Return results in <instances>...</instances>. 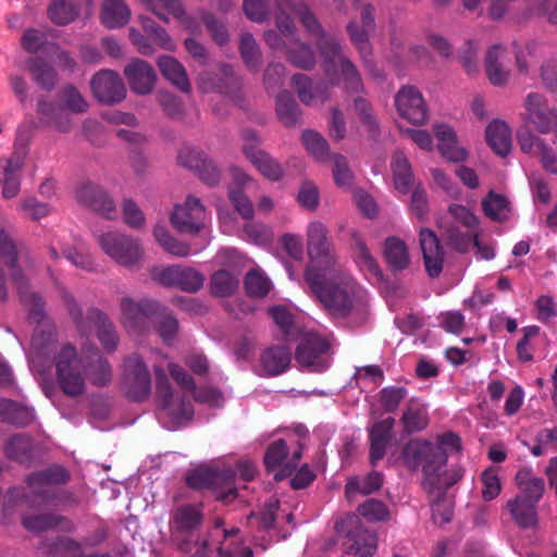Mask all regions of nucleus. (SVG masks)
Listing matches in <instances>:
<instances>
[{
	"label": "nucleus",
	"instance_id": "0eeeda50",
	"mask_svg": "<svg viewBox=\"0 0 557 557\" xmlns=\"http://www.w3.org/2000/svg\"><path fill=\"white\" fill-rule=\"evenodd\" d=\"M307 250L309 262L305 270V277L342 267L329 231L320 221H313L308 225Z\"/></svg>",
	"mask_w": 557,
	"mask_h": 557
},
{
	"label": "nucleus",
	"instance_id": "052dcab7",
	"mask_svg": "<svg viewBox=\"0 0 557 557\" xmlns=\"http://www.w3.org/2000/svg\"><path fill=\"white\" fill-rule=\"evenodd\" d=\"M503 52V48L498 45L492 46L486 53L485 57V69L486 74L490 82L493 85H503L506 83L508 73L505 72L500 64L498 63V59Z\"/></svg>",
	"mask_w": 557,
	"mask_h": 557
},
{
	"label": "nucleus",
	"instance_id": "bb28decb",
	"mask_svg": "<svg viewBox=\"0 0 557 557\" xmlns=\"http://www.w3.org/2000/svg\"><path fill=\"white\" fill-rule=\"evenodd\" d=\"M23 527L30 532L40 533L55 528L63 532H74L75 525L67 518L55 513L23 515Z\"/></svg>",
	"mask_w": 557,
	"mask_h": 557
},
{
	"label": "nucleus",
	"instance_id": "ea45409f",
	"mask_svg": "<svg viewBox=\"0 0 557 557\" xmlns=\"http://www.w3.org/2000/svg\"><path fill=\"white\" fill-rule=\"evenodd\" d=\"M213 88L238 103L242 100L240 79L234 74L233 67L228 64L220 66L219 74L213 81Z\"/></svg>",
	"mask_w": 557,
	"mask_h": 557
},
{
	"label": "nucleus",
	"instance_id": "423d86ee",
	"mask_svg": "<svg viewBox=\"0 0 557 557\" xmlns=\"http://www.w3.org/2000/svg\"><path fill=\"white\" fill-rule=\"evenodd\" d=\"M401 457L410 469L421 468L423 488H431L438 482V471L447 462V454L441 446L420 438L410 440L404 446Z\"/></svg>",
	"mask_w": 557,
	"mask_h": 557
},
{
	"label": "nucleus",
	"instance_id": "13d9d810",
	"mask_svg": "<svg viewBox=\"0 0 557 557\" xmlns=\"http://www.w3.org/2000/svg\"><path fill=\"white\" fill-rule=\"evenodd\" d=\"M275 1V24L280 33L286 37L293 36L296 32V25L290 17L294 13L295 3L290 0H274Z\"/></svg>",
	"mask_w": 557,
	"mask_h": 557
},
{
	"label": "nucleus",
	"instance_id": "f3484780",
	"mask_svg": "<svg viewBox=\"0 0 557 557\" xmlns=\"http://www.w3.org/2000/svg\"><path fill=\"white\" fill-rule=\"evenodd\" d=\"M95 98L104 104H115L126 97L125 85L120 75L112 70H101L90 81Z\"/></svg>",
	"mask_w": 557,
	"mask_h": 557
},
{
	"label": "nucleus",
	"instance_id": "338daca9",
	"mask_svg": "<svg viewBox=\"0 0 557 557\" xmlns=\"http://www.w3.org/2000/svg\"><path fill=\"white\" fill-rule=\"evenodd\" d=\"M302 144L307 151L318 161H325L329 158L327 141L314 131H306L302 136Z\"/></svg>",
	"mask_w": 557,
	"mask_h": 557
},
{
	"label": "nucleus",
	"instance_id": "0e129e2a",
	"mask_svg": "<svg viewBox=\"0 0 557 557\" xmlns=\"http://www.w3.org/2000/svg\"><path fill=\"white\" fill-rule=\"evenodd\" d=\"M143 2L149 11H151L159 20L168 23L169 17L163 13L160 8L166 10L170 14L176 18H181L184 14V8L180 0H139Z\"/></svg>",
	"mask_w": 557,
	"mask_h": 557
},
{
	"label": "nucleus",
	"instance_id": "2eb2a0df",
	"mask_svg": "<svg viewBox=\"0 0 557 557\" xmlns=\"http://www.w3.org/2000/svg\"><path fill=\"white\" fill-rule=\"evenodd\" d=\"M206 209L201 200L188 196L183 205H176L171 214L172 225L182 234H198L205 226Z\"/></svg>",
	"mask_w": 557,
	"mask_h": 557
},
{
	"label": "nucleus",
	"instance_id": "f257e3e1",
	"mask_svg": "<svg viewBox=\"0 0 557 557\" xmlns=\"http://www.w3.org/2000/svg\"><path fill=\"white\" fill-rule=\"evenodd\" d=\"M54 363L59 386L67 396L77 397L85 392V372L95 386H106L112 380L111 366L98 349L88 357L86 366L75 346L67 343L54 356Z\"/></svg>",
	"mask_w": 557,
	"mask_h": 557
},
{
	"label": "nucleus",
	"instance_id": "b1692460",
	"mask_svg": "<svg viewBox=\"0 0 557 557\" xmlns=\"http://www.w3.org/2000/svg\"><path fill=\"white\" fill-rule=\"evenodd\" d=\"M292 84L299 100L306 106H311L317 101L324 102L330 97V82L326 83L323 79L313 82L310 76L297 73L292 76Z\"/></svg>",
	"mask_w": 557,
	"mask_h": 557
},
{
	"label": "nucleus",
	"instance_id": "c9c22d12",
	"mask_svg": "<svg viewBox=\"0 0 557 557\" xmlns=\"http://www.w3.org/2000/svg\"><path fill=\"white\" fill-rule=\"evenodd\" d=\"M485 138L491 149L505 157L511 149V133L508 125L499 120L492 121L485 129Z\"/></svg>",
	"mask_w": 557,
	"mask_h": 557
},
{
	"label": "nucleus",
	"instance_id": "c85d7f7f",
	"mask_svg": "<svg viewBox=\"0 0 557 557\" xmlns=\"http://www.w3.org/2000/svg\"><path fill=\"white\" fill-rule=\"evenodd\" d=\"M290 360L292 357L288 347L274 345L262 352L260 364L267 376H276L288 369Z\"/></svg>",
	"mask_w": 557,
	"mask_h": 557
},
{
	"label": "nucleus",
	"instance_id": "cd10ccee",
	"mask_svg": "<svg viewBox=\"0 0 557 557\" xmlns=\"http://www.w3.org/2000/svg\"><path fill=\"white\" fill-rule=\"evenodd\" d=\"M35 420L34 409L18 401L0 398V422L26 428Z\"/></svg>",
	"mask_w": 557,
	"mask_h": 557
},
{
	"label": "nucleus",
	"instance_id": "f03ea898",
	"mask_svg": "<svg viewBox=\"0 0 557 557\" xmlns=\"http://www.w3.org/2000/svg\"><path fill=\"white\" fill-rule=\"evenodd\" d=\"M305 281L330 315L344 319L351 313L357 283L343 265L335 268L334 271L329 270L306 276Z\"/></svg>",
	"mask_w": 557,
	"mask_h": 557
},
{
	"label": "nucleus",
	"instance_id": "393cba45",
	"mask_svg": "<svg viewBox=\"0 0 557 557\" xmlns=\"http://www.w3.org/2000/svg\"><path fill=\"white\" fill-rule=\"evenodd\" d=\"M329 349L330 344L324 337L317 333H307L296 348L295 358L301 367L315 368L320 357Z\"/></svg>",
	"mask_w": 557,
	"mask_h": 557
},
{
	"label": "nucleus",
	"instance_id": "c756f323",
	"mask_svg": "<svg viewBox=\"0 0 557 557\" xmlns=\"http://www.w3.org/2000/svg\"><path fill=\"white\" fill-rule=\"evenodd\" d=\"M243 152L258 171L271 181H278L283 176L282 166L267 152L256 145H244Z\"/></svg>",
	"mask_w": 557,
	"mask_h": 557
},
{
	"label": "nucleus",
	"instance_id": "de8ad7c7",
	"mask_svg": "<svg viewBox=\"0 0 557 557\" xmlns=\"http://www.w3.org/2000/svg\"><path fill=\"white\" fill-rule=\"evenodd\" d=\"M81 7L73 0H54L48 7V16L57 25H67L79 15Z\"/></svg>",
	"mask_w": 557,
	"mask_h": 557
},
{
	"label": "nucleus",
	"instance_id": "39448f33",
	"mask_svg": "<svg viewBox=\"0 0 557 557\" xmlns=\"http://www.w3.org/2000/svg\"><path fill=\"white\" fill-rule=\"evenodd\" d=\"M23 284L12 281L17 289L21 301L28 307V318L32 322L37 323L32 337V347L37 356H49L57 342L54 326L46 322L45 302L42 298L29 290L28 280L23 273Z\"/></svg>",
	"mask_w": 557,
	"mask_h": 557
},
{
	"label": "nucleus",
	"instance_id": "2f4dec72",
	"mask_svg": "<svg viewBox=\"0 0 557 557\" xmlns=\"http://www.w3.org/2000/svg\"><path fill=\"white\" fill-rule=\"evenodd\" d=\"M26 69L41 89L51 91L55 88L58 73L47 60L41 57H32L26 61Z\"/></svg>",
	"mask_w": 557,
	"mask_h": 557
},
{
	"label": "nucleus",
	"instance_id": "e2e57ef3",
	"mask_svg": "<svg viewBox=\"0 0 557 557\" xmlns=\"http://www.w3.org/2000/svg\"><path fill=\"white\" fill-rule=\"evenodd\" d=\"M530 194L535 206H547L552 200L549 182L540 173L529 175Z\"/></svg>",
	"mask_w": 557,
	"mask_h": 557
},
{
	"label": "nucleus",
	"instance_id": "864d4df0",
	"mask_svg": "<svg viewBox=\"0 0 557 557\" xmlns=\"http://www.w3.org/2000/svg\"><path fill=\"white\" fill-rule=\"evenodd\" d=\"M153 236L158 244L172 256L187 257L190 253V246L171 236L163 225L157 224L153 227Z\"/></svg>",
	"mask_w": 557,
	"mask_h": 557
},
{
	"label": "nucleus",
	"instance_id": "4d7b16f0",
	"mask_svg": "<svg viewBox=\"0 0 557 557\" xmlns=\"http://www.w3.org/2000/svg\"><path fill=\"white\" fill-rule=\"evenodd\" d=\"M341 71L344 88L348 92L358 94L363 91V82L357 66L348 58H341L337 71Z\"/></svg>",
	"mask_w": 557,
	"mask_h": 557
},
{
	"label": "nucleus",
	"instance_id": "e433bc0d",
	"mask_svg": "<svg viewBox=\"0 0 557 557\" xmlns=\"http://www.w3.org/2000/svg\"><path fill=\"white\" fill-rule=\"evenodd\" d=\"M83 544L72 537L58 536L44 541L41 549L48 557H84Z\"/></svg>",
	"mask_w": 557,
	"mask_h": 557
},
{
	"label": "nucleus",
	"instance_id": "7c9ffc66",
	"mask_svg": "<svg viewBox=\"0 0 557 557\" xmlns=\"http://www.w3.org/2000/svg\"><path fill=\"white\" fill-rule=\"evenodd\" d=\"M524 153L536 158L545 171L557 174V156L542 138L532 134L524 135Z\"/></svg>",
	"mask_w": 557,
	"mask_h": 557
},
{
	"label": "nucleus",
	"instance_id": "6e6552de",
	"mask_svg": "<svg viewBox=\"0 0 557 557\" xmlns=\"http://www.w3.org/2000/svg\"><path fill=\"white\" fill-rule=\"evenodd\" d=\"M234 469L226 468L218 471L200 466L190 470L186 475V484L193 490H208L215 493L218 500H233L237 496Z\"/></svg>",
	"mask_w": 557,
	"mask_h": 557
},
{
	"label": "nucleus",
	"instance_id": "79ce46f5",
	"mask_svg": "<svg viewBox=\"0 0 557 557\" xmlns=\"http://www.w3.org/2000/svg\"><path fill=\"white\" fill-rule=\"evenodd\" d=\"M348 537L351 541L349 549L355 555L371 557L376 552V535L363 529L360 524H358L355 530L348 532Z\"/></svg>",
	"mask_w": 557,
	"mask_h": 557
},
{
	"label": "nucleus",
	"instance_id": "20e7f679",
	"mask_svg": "<svg viewBox=\"0 0 557 557\" xmlns=\"http://www.w3.org/2000/svg\"><path fill=\"white\" fill-rule=\"evenodd\" d=\"M58 289L60 297L78 332L86 335L90 331L91 325H94L97 330V338L104 350L108 352L114 351L119 344V335L109 317L97 308H89L86 314H84L81 306L71 292L62 285H59Z\"/></svg>",
	"mask_w": 557,
	"mask_h": 557
},
{
	"label": "nucleus",
	"instance_id": "37998d69",
	"mask_svg": "<svg viewBox=\"0 0 557 557\" xmlns=\"http://www.w3.org/2000/svg\"><path fill=\"white\" fill-rule=\"evenodd\" d=\"M275 106L277 117L286 127H293L299 123L301 112L289 91H281L276 96Z\"/></svg>",
	"mask_w": 557,
	"mask_h": 557
},
{
	"label": "nucleus",
	"instance_id": "9d476101",
	"mask_svg": "<svg viewBox=\"0 0 557 557\" xmlns=\"http://www.w3.org/2000/svg\"><path fill=\"white\" fill-rule=\"evenodd\" d=\"M97 242L103 252L117 264L125 268L137 265L144 251L139 242L119 232H108L97 236Z\"/></svg>",
	"mask_w": 557,
	"mask_h": 557
},
{
	"label": "nucleus",
	"instance_id": "49530a36",
	"mask_svg": "<svg viewBox=\"0 0 557 557\" xmlns=\"http://www.w3.org/2000/svg\"><path fill=\"white\" fill-rule=\"evenodd\" d=\"M286 60L295 67L311 71L317 64L315 54L312 48L300 39L295 40V47L285 50Z\"/></svg>",
	"mask_w": 557,
	"mask_h": 557
},
{
	"label": "nucleus",
	"instance_id": "58836bf2",
	"mask_svg": "<svg viewBox=\"0 0 557 557\" xmlns=\"http://www.w3.org/2000/svg\"><path fill=\"white\" fill-rule=\"evenodd\" d=\"M546 512H548V506L524 505V540L529 544L536 545L542 542V521Z\"/></svg>",
	"mask_w": 557,
	"mask_h": 557
},
{
	"label": "nucleus",
	"instance_id": "7ed1b4c3",
	"mask_svg": "<svg viewBox=\"0 0 557 557\" xmlns=\"http://www.w3.org/2000/svg\"><path fill=\"white\" fill-rule=\"evenodd\" d=\"M203 521L201 504H185L175 508L171 525L182 553L190 557H206L209 554V535L201 532Z\"/></svg>",
	"mask_w": 557,
	"mask_h": 557
},
{
	"label": "nucleus",
	"instance_id": "dca6fc26",
	"mask_svg": "<svg viewBox=\"0 0 557 557\" xmlns=\"http://www.w3.org/2000/svg\"><path fill=\"white\" fill-rule=\"evenodd\" d=\"M557 124V110L548 106L547 99L540 94H530L525 101L524 125L547 134Z\"/></svg>",
	"mask_w": 557,
	"mask_h": 557
},
{
	"label": "nucleus",
	"instance_id": "f704fd0d",
	"mask_svg": "<svg viewBox=\"0 0 557 557\" xmlns=\"http://www.w3.org/2000/svg\"><path fill=\"white\" fill-rule=\"evenodd\" d=\"M392 171L395 188L401 194H408L414 188V175L408 158L401 151H396L392 159Z\"/></svg>",
	"mask_w": 557,
	"mask_h": 557
},
{
	"label": "nucleus",
	"instance_id": "72a5a7b5",
	"mask_svg": "<svg viewBox=\"0 0 557 557\" xmlns=\"http://www.w3.org/2000/svg\"><path fill=\"white\" fill-rule=\"evenodd\" d=\"M162 76L183 92L190 91V83L184 65L171 55H161L157 61Z\"/></svg>",
	"mask_w": 557,
	"mask_h": 557
},
{
	"label": "nucleus",
	"instance_id": "ddd939ff",
	"mask_svg": "<svg viewBox=\"0 0 557 557\" xmlns=\"http://www.w3.org/2000/svg\"><path fill=\"white\" fill-rule=\"evenodd\" d=\"M123 388L132 401H144L151 393V377L143 359L134 354L124 360Z\"/></svg>",
	"mask_w": 557,
	"mask_h": 557
},
{
	"label": "nucleus",
	"instance_id": "bf43d9fd",
	"mask_svg": "<svg viewBox=\"0 0 557 557\" xmlns=\"http://www.w3.org/2000/svg\"><path fill=\"white\" fill-rule=\"evenodd\" d=\"M354 107L369 136L376 140L380 135V127L370 102L362 97H357L354 100Z\"/></svg>",
	"mask_w": 557,
	"mask_h": 557
},
{
	"label": "nucleus",
	"instance_id": "6ab92c4d",
	"mask_svg": "<svg viewBox=\"0 0 557 557\" xmlns=\"http://www.w3.org/2000/svg\"><path fill=\"white\" fill-rule=\"evenodd\" d=\"M360 17V24L352 21L347 25V33L361 59L368 61V58L371 55L369 36L375 29V8L370 3L364 4L361 9Z\"/></svg>",
	"mask_w": 557,
	"mask_h": 557
},
{
	"label": "nucleus",
	"instance_id": "c03bdc74",
	"mask_svg": "<svg viewBox=\"0 0 557 557\" xmlns=\"http://www.w3.org/2000/svg\"><path fill=\"white\" fill-rule=\"evenodd\" d=\"M351 246L355 253V261L360 270L377 277L381 276L382 273L376 260L371 255L360 234L357 232L351 234Z\"/></svg>",
	"mask_w": 557,
	"mask_h": 557
},
{
	"label": "nucleus",
	"instance_id": "a878e982",
	"mask_svg": "<svg viewBox=\"0 0 557 557\" xmlns=\"http://www.w3.org/2000/svg\"><path fill=\"white\" fill-rule=\"evenodd\" d=\"M23 166L24 158L17 153L0 160V185L3 198L11 199L18 195Z\"/></svg>",
	"mask_w": 557,
	"mask_h": 557
},
{
	"label": "nucleus",
	"instance_id": "f8f14e48",
	"mask_svg": "<svg viewBox=\"0 0 557 557\" xmlns=\"http://www.w3.org/2000/svg\"><path fill=\"white\" fill-rule=\"evenodd\" d=\"M71 479L70 472L60 465H51L45 469L29 473L25 483L30 495L47 504L58 497L57 487L65 485Z\"/></svg>",
	"mask_w": 557,
	"mask_h": 557
},
{
	"label": "nucleus",
	"instance_id": "5701e85b",
	"mask_svg": "<svg viewBox=\"0 0 557 557\" xmlns=\"http://www.w3.org/2000/svg\"><path fill=\"white\" fill-rule=\"evenodd\" d=\"M315 47L323 59V71L325 76L330 79L332 86L339 84V76L337 75V64L341 58H346L342 53V46L337 38L322 32L321 35L315 36Z\"/></svg>",
	"mask_w": 557,
	"mask_h": 557
},
{
	"label": "nucleus",
	"instance_id": "09e8293b",
	"mask_svg": "<svg viewBox=\"0 0 557 557\" xmlns=\"http://www.w3.org/2000/svg\"><path fill=\"white\" fill-rule=\"evenodd\" d=\"M484 214L493 221H504L510 215V203L508 199L493 190L482 200Z\"/></svg>",
	"mask_w": 557,
	"mask_h": 557
},
{
	"label": "nucleus",
	"instance_id": "69168bd1",
	"mask_svg": "<svg viewBox=\"0 0 557 557\" xmlns=\"http://www.w3.org/2000/svg\"><path fill=\"white\" fill-rule=\"evenodd\" d=\"M152 327L165 343H169L178 331V322L169 308L162 305V313L153 320Z\"/></svg>",
	"mask_w": 557,
	"mask_h": 557
},
{
	"label": "nucleus",
	"instance_id": "4468645a",
	"mask_svg": "<svg viewBox=\"0 0 557 557\" xmlns=\"http://www.w3.org/2000/svg\"><path fill=\"white\" fill-rule=\"evenodd\" d=\"M160 285L176 287L186 293H197L205 283V276L198 270L184 265H169L152 273Z\"/></svg>",
	"mask_w": 557,
	"mask_h": 557
},
{
	"label": "nucleus",
	"instance_id": "8fccbe9b",
	"mask_svg": "<svg viewBox=\"0 0 557 557\" xmlns=\"http://www.w3.org/2000/svg\"><path fill=\"white\" fill-rule=\"evenodd\" d=\"M238 285V276L226 270H219L214 272L210 278L211 294L216 297H227L233 295Z\"/></svg>",
	"mask_w": 557,
	"mask_h": 557
},
{
	"label": "nucleus",
	"instance_id": "a211bd4d",
	"mask_svg": "<svg viewBox=\"0 0 557 557\" xmlns=\"http://www.w3.org/2000/svg\"><path fill=\"white\" fill-rule=\"evenodd\" d=\"M75 197L78 203L106 219L111 220L115 216L116 208L113 199L104 188L95 183L85 182L81 184L75 191Z\"/></svg>",
	"mask_w": 557,
	"mask_h": 557
},
{
	"label": "nucleus",
	"instance_id": "412c9836",
	"mask_svg": "<svg viewBox=\"0 0 557 557\" xmlns=\"http://www.w3.org/2000/svg\"><path fill=\"white\" fill-rule=\"evenodd\" d=\"M395 104L400 116L421 125L428 119V109L420 91L412 86L403 87L396 95Z\"/></svg>",
	"mask_w": 557,
	"mask_h": 557
},
{
	"label": "nucleus",
	"instance_id": "a19ab883",
	"mask_svg": "<svg viewBox=\"0 0 557 557\" xmlns=\"http://www.w3.org/2000/svg\"><path fill=\"white\" fill-rule=\"evenodd\" d=\"M131 17V10L123 0H106L101 9V21L108 28L124 26Z\"/></svg>",
	"mask_w": 557,
	"mask_h": 557
},
{
	"label": "nucleus",
	"instance_id": "603ef678",
	"mask_svg": "<svg viewBox=\"0 0 557 557\" xmlns=\"http://www.w3.org/2000/svg\"><path fill=\"white\" fill-rule=\"evenodd\" d=\"M400 420L405 432L408 434L420 432L429 424L426 409L423 406L413 403L409 404Z\"/></svg>",
	"mask_w": 557,
	"mask_h": 557
},
{
	"label": "nucleus",
	"instance_id": "774afa93",
	"mask_svg": "<svg viewBox=\"0 0 557 557\" xmlns=\"http://www.w3.org/2000/svg\"><path fill=\"white\" fill-rule=\"evenodd\" d=\"M294 14L311 36L321 35L324 30L318 17L306 2L295 3Z\"/></svg>",
	"mask_w": 557,
	"mask_h": 557
},
{
	"label": "nucleus",
	"instance_id": "4be33fe9",
	"mask_svg": "<svg viewBox=\"0 0 557 557\" xmlns=\"http://www.w3.org/2000/svg\"><path fill=\"white\" fill-rule=\"evenodd\" d=\"M124 76L131 90L139 96L149 95L156 85L157 73L145 60L135 58L124 67Z\"/></svg>",
	"mask_w": 557,
	"mask_h": 557
},
{
	"label": "nucleus",
	"instance_id": "aec40b11",
	"mask_svg": "<svg viewBox=\"0 0 557 557\" xmlns=\"http://www.w3.org/2000/svg\"><path fill=\"white\" fill-rule=\"evenodd\" d=\"M419 243L428 275L432 278L438 277L443 271L445 260V251L440 238L431 228L421 227Z\"/></svg>",
	"mask_w": 557,
	"mask_h": 557
},
{
	"label": "nucleus",
	"instance_id": "9b49d317",
	"mask_svg": "<svg viewBox=\"0 0 557 557\" xmlns=\"http://www.w3.org/2000/svg\"><path fill=\"white\" fill-rule=\"evenodd\" d=\"M122 323L135 333H146L152 327L153 320L162 313V305L152 299L135 301L129 297L121 299Z\"/></svg>",
	"mask_w": 557,
	"mask_h": 557
},
{
	"label": "nucleus",
	"instance_id": "a18cd8bd",
	"mask_svg": "<svg viewBox=\"0 0 557 557\" xmlns=\"http://www.w3.org/2000/svg\"><path fill=\"white\" fill-rule=\"evenodd\" d=\"M476 230L461 231L455 224H448L443 230V237L447 246L459 253H466L472 247Z\"/></svg>",
	"mask_w": 557,
	"mask_h": 557
},
{
	"label": "nucleus",
	"instance_id": "680f3d73",
	"mask_svg": "<svg viewBox=\"0 0 557 557\" xmlns=\"http://www.w3.org/2000/svg\"><path fill=\"white\" fill-rule=\"evenodd\" d=\"M289 454L286 442L282 438L272 442L264 454V466L268 471L282 470Z\"/></svg>",
	"mask_w": 557,
	"mask_h": 557
},
{
	"label": "nucleus",
	"instance_id": "4c0bfd02",
	"mask_svg": "<svg viewBox=\"0 0 557 557\" xmlns=\"http://www.w3.org/2000/svg\"><path fill=\"white\" fill-rule=\"evenodd\" d=\"M18 255L20 251L11 235L0 224V256L4 259L5 265L10 269L11 280L23 284V270L17 264Z\"/></svg>",
	"mask_w": 557,
	"mask_h": 557
},
{
	"label": "nucleus",
	"instance_id": "6e6d98bb",
	"mask_svg": "<svg viewBox=\"0 0 557 557\" xmlns=\"http://www.w3.org/2000/svg\"><path fill=\"white\" fill-rule=\"evenodd\" d=\"M239 52L248 70L251 72H258L261 65V51L251 34L245 33L242 35Z\"/></svg>",
	"mask_w": 557,
	"mask_h": 557
},
{
	"label": "nucleus",
	"instance_id": "1a4fd4ad",
	"mask_svg": "<svg viewBox=\"0 0 557 557\" xmlns=\"http://www.w3.org/2000/svg\"><path fill=\"white\" fill-rule=\"evenodd\" d=\"M156 385L160 411L169 418L172 426L189 422L194 417L190 400L173 395L170 382L161 368H156Z\"/></svg>",
	"mask_w": 557,
	"mask_h": 557
},
{
	"label": "nucleus",
	"instance_id": "473e14b6",
	"mask_svg": "<svg viewBox=\"0 0 557 557\" xmlns=\"http://www.w3.org/2000/svg\"><path fill=\"white\" fill-rule=\"evenodd\" d=\"M383 257L388 268L394 271H403L409 267L410 256L408 247L403 239L396 236L387 237L383 246Z\"/></svg>",
	"mask_w": 557,
	"mask_h": 557
},
{
	"label": "nucleus",
	"instance_id": "5fc2aeb1",
	"mask_svg": "<svg viewBox=\"0 0 557 557\" xmlns=\"http://www.w3.org/2000/svg\"><path fill=\"white\" fill-rule=\"evenodd\" d=\"M37 113L44 123L53 125L60 132L69 131V122L62 121V109L60 106L44 98L38 99Z\"/></svg>",
	"mask_w": 557,
	"mask_h": 557
},
{
	"label": "nucleus",
	"instance_id": "3c124183",
	"mask_svg": "<svg viewBox=\"0 0 557 557\" xmlns=\"http://www.w3.org/2000/svg\"><path fill=\"white\" fill-rule=\"evenodd\" d=\"M33 440L27 434H16L12 436L4 448L5 456L9 459L18 462H27L32 459Z\"/></svg>",
	"mask_w": 557,
	"mask_h": 557
}]
</instances>
